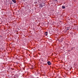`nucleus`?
<instances>
[{
	"instance_id": "obj_6",
	"label": "nucleus",
	"mask_w": 78,
	"mask_h": 78,
	"mask_svg": "<svg viewBox=\"0 0 78 78\" xmlns=\"http://www.w3.org/2000/svg\"><path fill=\"white\" fill-rule=\"evenodd\" d=\"M67 28H68V29L67 30H69V27H67Z\"/></svg>"
},
{
	"instance_id": "obj_1",
	"label": "nucleus",
	"mask_w": 78,
	"mask_h": 78,
	"mask_svg": "<svg viewBox=\"0 0 78 78\" xmlns=\"http://www.w3.org/2000/svg\"><path fill=\"white\" fill-rule=\"evenodd\" d=\"M47 63H48V65H49V66H50V65H51V62H50V61H48L47 62Z\"/></svg>"
},
{
	"instance_id": "obj_5",
	"label": "nucleus",
	"mask_w": 78,
	"mask_h": 78,
	"mask_svg": "<svg viewBox=\"0 0 78 78\" xmlns=\"http://www.w3.org/2000/svg\"><path fill=\"white\" fill-rule=\"evenodd\" d=\"M62 8L63 9H64L66 8V7H65V6H64V5H63V6H62Z\"/></svg>"
},
{
	"instance_id": "obj_4",
	"label": "nucleus",
	"mask_w": 78,
	"mask_h": 78,
	"mask_svg": "<svg viewBox=\"0 0 78 78\" xmlns=\"http://www.w3.org/2000/svg\"><path fill=\"white\" fill-rule=\"evenodd\" d=\"M40 8H42V7H43V6H42V4H41L40 5Z\"/></svg>"
},
{
	"instance_id": "obj_3",
	"label": "nucleus",
	"mask_w": 78,
	"mask_h": 78,
	"mask_svg": "<svg viewBox=\"0 0 78 78\" xmlns=\"http://www.w3.org/2000/svg\"><path fill=\"white\" fill-rule=\"evenodd\" d=\"M44 34L46 35V36H47V35H48V32H46Z\"/></svg>"
},
{
	"instance_id": "obj_2",
	"label": "nucleus",
	"mask_w": 78,
	"mask_h": 78,
	"mask_svg": "<svg viewBox=\"0 0 78 78\" xmlns=\"http://www.w3.org/2000/svg\"><path fill=\"white\" fill-rule=\"evenodd\" d=\"M12 1V2H13V3H16V0H11Z\"/></svg>"
}]
</instances>
